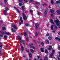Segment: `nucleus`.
Listing matches in <instances>:
<instances>
[{"mask_svg": "<svg viewBox=\"0 0 60 60\" xmlns=\"http://www.w3.org/2000/svg\"><path fill=\"white\" fill-rule=\"evenodd\" d=\"M1 33L2 34H3V35H4V34H7V35H11V34L9 32H6V31H5L4 32H3V31H1Z\"/></svg>", "mask_w": 60, "mask_h": 60, "instance_id": "obj_1", "label": "nucleus"}, {"mask_svg": "<svg viewBox=\"0 0 60 60\" xmlns=\"http://www.w3.org/2000/svg\"><path fill=\"white\" fill-rule=\"evenodd\" d=\"M54 21L56 23L55 24L57 26H59V25H60V22L58 19H57L56 20H54Z\"/></svg>", "mask_w": 60, "mask_h": 60, "instance_id": "obj_2", "label": "nucleus"}, {"mask_svg": "<svg viewBox=\"0 0 60 60\" xmlns=\"http://www.w3.org/2000/svg\"><path fill=\"white\" fill-rule=\"evenodd\" d=\"M23 20H22V18L21 16L20 17V20H19V24L21 25L22 23H23Z\"/></svg>", "mask_w": 60, "mask_h": 60, "instance_id": "obj_3", "label": "nucleus"}, {"mask_svg": "<svg viewBox=\"0 0 60 60\" xmlns=\"http://www.w3.org/2000/svg\"><path fill=\"white\" fill-rule=\"evenodd\" d=\"M47 9L46 8L45 9V10L44 11V16H45V17L46 16V15L47 14Z\"/></svg>", "mask_w": 60, "mask_h": 60, "instance_id": "obj_4", "label": "nucleus"}, {"mask_svg": "<svg viewBox=\"0 0 60 60\" xmlns=\"http://www.w3.org/2000/svg\"><path fill=\"white\" fill-rule=\"evenodd\" d=\"M52 49V53L50 54V56H53L55 54V50L53 49Z\"/></svg>", "mask_w": 60, "mask_h": 60, "instance_id": "obj_5", "label": "nucleus"}, {"mask_svg": "<svg viewBox=\"0 0 60 60\" xmlns=\"http://www.w3.org/2000/svg\"><path fill=\"white\" fill-rule=\"evenodd\" d=\"M23 17L24 19H27V18L24 14H22Z\"/></svg>", "mask_w": 60, "mask_h": 60, "instance_id": "obj_6", "label": "nucleus"}, {"mask_svg": "<svg viewBox=\"0 0 60 60\" xmlns=\"http://www.w3.org/2000/svg\"><path fill=\"white\" fill-rule=\"evenodd\" d=\"M13 28L15 29L16 30H17L18 29V28H17V27L15 25H14L13 26Z\"/></svg>", "mask_w": 60, "mask_h": 60, "instance_id": "obj_7", "label": "nucleus"}, {"mask_svg": "<svg viewBox=\"0 0 60 60\" xmlns=\"http://www.w3.org/2000/svg\"><path fill=\"white\" fill-rule=\"evenodd\" d=\"M50 21L51 22V23H52H52L53 24H55V22H53V21L52 19H50Z\"/></svg>", "mask_w": 60, "mask_h": 60, "instance_id": "obj_8", "label": "nucleus"}, {"mask_svg": "<svg viewBox=\"0 0 60 60\" xmlns=\"http://www.w3.org/2000/svg\"><path fill=\"white\" fill-rule=\"evenodd\" d=\"M7 12V11H6V10H4V11L3 13H4V15H7V13H6Z\"/></svg>", "mask_w": 60, "mask_h": 60, "instance_id": "obj_9", "label": "nucleus"}, {"mask_svg": "<svg viewBox=\"0 0 60 60\" xmlns=\"http://www.w3.org/2000/svg\"><path fill=\"white\" fill-rule=\"evenodd\" d=\"M50 12L52 13H54V11L53 9H50Z\"/></svg>", "mask_w": 60, "mask_h": 60, "instance_id": "obj_10", "label": "nucleus"}, {"mask_svg": "<svg viewBox=\"0 0 60 60\" xmlns=\"http://www.w3.org/2000/svg\"><path fill=\"white\" fill-rule=\"evenodd\" d=\"M35 25L36 26V29H37V28H38V27L37 26H38L39 25V24H35Z\"/></svg>", "mask_w": 60, "mask_h": 60, "instance_id": "obj_11", "label": "nucleus"}, {"mask_svg": "<svg viewBox=\"0 0 60 60\" xmlns=\"http://www.w3.org/2000/svg\"><path fill=\"white\" fill-rule=\"evenodd\" d=\"M44 49V48H41V52H44V51L43 50Z\"/></svg>", "mask_w": 60, "mask_h": 60, "instance_id": "obj_12", "label": "nucleus"}, {"mask_svg": "<svg viewBox=\"0 0 60 60\" xmlns=\"http://www.w3.org/2000/svg\"><path fill=\"white\" fill-rule=\"evenodd\" d=\"M29 56L30 57V58H32V54L31 53H29Z\"/></svg>", "mask_w": 60, "mask_h": 60, "instance_id": "obj_13", "label": "nucleus"}, {"mask_svg": "<svg viewBox=\"0 0 60 60\" xmlns=\"http://www.w3.org/2000/svg\"><path fill=\"white\" fill-rule=\"evenodd\" d=\"M48 56L47 55L45 56V58L44 59V60H46V59H48Z\"/></svg>", "mask_w": 60, "mask_h": 60, "instance_id": "obj_14", "label": "nucleus"}, {"mask_svg": "<svg viewBox=\"0 0 60 60\" xmlns=\"http://www.w3.org/2000/svg\"><path fill=\"white\" fill-rule=\"evenodd\" d=\"M35 4H38V5H40V3H39L38 2H36L35 3Z\"/></svg>", "mask_w": 60, "mask_h": 60, "instance_id": "obj_15", "label": "nucleus"}, {"mask_svg": "<svg viewBox=\"0 0 60 60\" xmlns=\"http://www.w3.org/2000/svg\"><path fill=\"white\" fill-rule=\"evenodd\" d=\"M2 47H3V44L2 43H0V47L2 48Z\"/></svg>", "mask_w": 60, "mask_h": 60, "instance_id": "obj_16", "label": "nucleus"}, {"mask_svg": "<svg viewBox=\"0 0 60 60\" xmlns=\"http://www.w3.org/2000/svg\"><path fill=\"white\" fill-rule=\"evenodd\" d=\"M18 40H19V41H20V40L22 39H21V38L19 36H18Z\"/></svg>", "mask_w": 60, "mask_h": 60, "instance_id": "obj_17", "label": "nucleus"}, {"mask_svg": "<svg viewBox=\"0 0 60 60\" xmlns=\"http://www.w3.org/2000/svg\"><path fill=\"white\" fill-rule=\"evenodd\" d=\"M51 49H52V47H51V46H50L49 48L48 49V50H50Z\"/></svg>", "mask_w": 60, "mask_h": 60, "instance_id": "obj_18", "label": "nucleus"}, {"mask_svg": "<svg viewBox=\"0 0 60 60\" xmlns=\"http://www.w3.org/2000/svg\"><path fill=\"white\" fill-rule=\"evenodd\" d=\"M2 30L3 31H5L6 30V28L5 27H2Z\"/></svg>", "mask_w": 60, "mask_h": 60, "instance_id": "obj_19", "label": "nucleus"}, {"mask_svg": "<svg viewBox=\"0 0 60 60\" xmlns=\"http://www.w3.org/2000/svg\"><path fill=\"white\" fill-rule=\"evenodd\" d=\"M51 28L52 30H54V29H53V25H51Z\"/></svg>", "mask_w": 60, "mask_h": 60, "instance_id": "obj_20", "label": "nucleus"}, {"mask_svg": "<svg viewBox=\"0 0 60 60\" xmlns=\"http://www.w3.org/2000/svg\"><path fill=\"white\" fill-rule=\"evenodd\" d=\"M56 3L57 4H60V2L58 1H56Z\"/></svg>", "mask_w": 60, "mask_h": 60, "instance_id": "obj_21", "label": "nucleus"}, {"mask_svg": "<svg viewBox=\"0 0 60 60\" xmlns=\"http://www.w3.org/2000/svg\"><path fill=\"white\" fill-rule=\"evenodd\" d=\"M30 50L31 52H32V53H34V50L31 49Z\"/></svg>", "mask_w": 60, "mask_h": 60, "instance_id": "obj_22", "label": "nucleus"}, {"mask_svg": "<svg viewBox=\"0 0 60 60\" xmlns=\"http://www.w3.org/2000/svg\"><path fill=\"white\" fill-rule=\"evenodd\" d=\"M24 35L25 36H26V35H27V34H26V32H24Z\"/></svg>", "mask_w": 60, "mask_h": 60, "instance_id": "obj_23", "label": "nucleus"}, {"mask_svg": "<svg viewBox=\"0 0 60 60\" xmlns=\"http://www.w3.org/2000/svg\"><path fill=\"white\" fill-rule=\"evenodd\" d=\"M11 30L12 31V32H15V30H13V28H12L11 29Z\"/></svg>", "mask_w": 60, "mask_h": 60, "instance_id": "obj_24", "label": "nucleus"}, {"mask_svg": "<svg viewBox=\"0 0 60 60\" xmlns=\"http://www.w3.org/2000/svg\"><path fill=\"white\" fill-rule=\"evenodd\" d=\"M48 38L49 40H52V38L51 37H49Z\"/></svg>", "mask_w": 60, "mask_h": 60, "instance_id": "obj_25", "label": "nucleus"}, {"mask_svg": "<svg viewBox=\"0 0 60 60\" xmlns=\"http://www.w3.org/2000/svg\"><path fill=\"white\" fill-rule=\"evenodd\" d=\"M51 3L52 4H54V0H51Z\"/></svg>", "mask_w": 60, "mask_h": 60, "instance_id": "obj_26", "label": "nucleus"}, {"mask_svg": "<svg viewBox=\"0 0 60 60\" xmlns=\"http://www.w3.org/2000/svg\"><path fill=\"white\" fill-rule=\"evenodd\" d=\"M22 42H23V43L24 42H25V41L23 40H21V41H20V43H22Z\"/></svg>", "mask_w": 60, "mask_h": 60, "instance_id": "obj_27", "label": "nucleus"}, {"mask_svg": "<svg viewBox=\"0 0 60 60\" xmlns=\"http://www.w3.org/2000/svg\"><path fill=\"white\" fill-rule=\"evenodd\" d=\"M55 39L56 40H59V38H58L56 37V38H55Z\"/></svg>", "mask_w": 60, "mask_h": 60, "instance_id": "obj_28", "label": "nucleus"}, {"mask_svg": "<svg viewBox=\"0 0 60 60\" xmlns=\"http://www.w3.org/2000/svg\"><path fill=\"white\" fill-rule=\"evenodd\" d=\"M28 37H27L26 38V41H29V39H28Z\"/></svg>", "mask_w": 60, "mask_h": 60, "instance_id": "obj_29", "label": "nucleus"}, {"mask_svg": "<svg viewBox=\"0 0 60 60\" xmlns=\"http://www.w3.org/2000/svg\"><path fill=\"white\" fill-rule=\"evenodd\" d=\"M38 34V32H36L35 34V36H36H36H37Z\"/></svg>", "mask_w": 60, "mask_h": 60, "instance_id": "obj_30", "label": "nucleus"}, {"mask_svg": "<svg viewBox=\"0 0 60 60\" xmlns=\"http://www.w3.org/2000/svg\"><path fill=\"white\" fill-rule=\"evenodd\" d=\"M41 45L42 46H44V44L43 42H42L41 43Z\"/></svg>", "mask_w": 60, "mask_h": 60, "instance_id": "obj_31", "label": "nucleus"}, {"mask_svg": "<svg viewBox=\"0 0 60 60\" xmlns=\"http://www.w3.org/2000/svg\"><path fill=\"white\" fill-rule=\"evenodd\" d=\"M4 37L5 38H7V36L6 35H4Z\"/></svg>", "mask_w": 60, "mask_h": 60, "instance_id": "obj_32", "label": "nucleus"}, {"mask_svg": "<svg viewBox=\"0 0 60 60\" xmlns=\"http://www.w3.org/2000/svg\"><path fill=\"white\" fill-rule=\"evenodd\" d=\"M29 47L30 48H32V45H29Z\"/></svg>", "mask_w": 60, "mask_h": 60, "instance_id": "obj_33", "label": "nucleus"}, {"mask_svg": "<svg viewBox=\"0 0 60 60\" xmlns=\"http://www.w3.org/2000/svg\"><path fill=\"white\" fill-rule=\"evenodd\" d=\"M30 12L31 14H32V13H33V10H30Z\"/></svg>", "mask_w": 60, "mask_h": 60, "instance_id": "obj_34", "label": "nucleus"}, {"mask_svg": "<svg viewBox=\"0 0 60 60\" xmlns=\"http://www.w3.org/2000/svg\"><path fill=\"white\" fill-rule=\"evenodd\" d=\"M21 49L22 51H23L24 49V47H22L21 48Z\"/></svg>", "mask_w": 60, "mask_h": 60, "instance_id": "obj_35", "label": "nucleus"}, {"mask_svg": "<svg viewBox=\"0 0 60 60\" xmlns=\"http://www.w3.org/2000/svg\"><path fill=\"white\" fill-rule=\"evenodd\" d=\"M22 4L21 3H19V5L20 6H21L22 5Z\"/></svg>", "mask_w": 60, "mask_h": 60, "instance_id": "obj_36", "label": "nucleus"}, {"mask_svg": "<svg viewBox=\"0 0 60 60\" xmlns=\"http://www.w3.org/2000/svg\"><path fill=\"white\" fill-rule=\"evenodd\" d=\"M41 14V13L40 12H38V15H40V14Z\"/></svg>", "mask_w": 60, "mask_h": 60, "instance_id": "obj_37", "label": "nucleus"}, {"mask_svg": "<svg viewBox=\"0 0 60 60\" xmlns=\"http://www.w3.org/2000/svg\"><path fill=\"white\" fill-rule=\"evenodd\" d=\"M25 49L28 52H29V50H28L26 48Z\"/></svg>", "mask_w": 60, "mask_h": 60, "instance_id": "obj_38", "label": "nucleus"}, {"mask_svg": "<svg viewBox=\"0 0 60 60\" xmlns=\"http://www.w3.org/2000/svg\"><path fill=\"white\" fill-rule=\"evenodd\" d=\"M45 52L46 53H48V50L46 49H45Z\"/></svg>", "mask_w": 60, "mask_h": 60, "instance_id": "obj_39", "label": "nucleus"}, {"mask_svg": "<svg viewBox=\"0 0 60 60\" xmlns=\"http://www.w3.org/2000/svg\"><path fill=\"white\" fill-rule=\"evenodd\" d=\"M25 25L26 26H28L29 24L28 23H26Z\"/></svg>", "mask_w": 60, "mask_h": 60, "instance_id": "obj_40", "label": "nucleus"}, {"mask_svg": "<svg viewBox=\"0 0 60 60\" xmlns=\"http://www.w3.org/2000/svg\"><path fill=\"white\" fill-rule=\"evenodd\" d=\"M22 10H24L25 9V8H24V7L23 6H22Z\"/></svg>", "mask_w": 60, "mask_h": 60, "instance_id": "obj_41", "label": "nucleus"}, {"mask_svg": "<svg viewBox=\"0 0 60 60\" xmlns=\"http://www.w3.org/2000/svg\"><path fill=\"white\" fill-rule=\"evenodd\" d=\"M46 41H47V42L48 43H49V40H47Z\"/></svg>", "mask_w": 60, "mask_h": 60, "instance_id": "obj_42", "label": "nucleus"}, {"mask_svg": "<svg viewBox=\"0 0 60 60\" xmlns=\"http://www.w3.org/2000/svg\"><path fill=\"white\" fill-rule=\"evenodd\" d=\"M6 10L7 11L9 10V9H8V8L6 7Z\"/></svg>", "mask_w": 60, "mask_h": 60, "instance_id": "obj_43", "label": "nucleus"}, {"mask_svg": "<svg viewBox=\"0 0 60 60\" xmlns=\"http://www.w3.org/2000/svg\"><path fill=\"white\" fill-rule=\"evenodd\" d=\"M58 49H60V45H59L58 47Z\"/></svg>", "mask_w": 60, "mask_h": 60, "instance_id": "obj_44", "label": "nucleus"}, {"mask_svg": "<svg viewBox=\"0 0 60 60\" xmlns=\"http://www.w3.org/2000/svg\"><path fill=\"white\" fill-rule=\"evenodd\" d=\"M46 35L47 36H49V33H47L46 34Z\"/></svg>", "mask_w": 60, "mask_h": 60, "instance_id": "obj_45", "label": "nucleus"}, {"mask_svg": "<svg viewBox=\"0 0 60 60\" xmlns=\"http://www.w3.org/2000/svg\"><path fill=\"white\" fill-rule=\"evenodd\" d=\"M45 5H46V6H47V5L46 4H42V5L43 6H44Z\"/></svg>", "mask_w": 60, "mask_h": 60, "instance_id": "obj_46", "label": "nucleus"}, {"mask_svg": "<svg viewBox=\"0 0 60 60\" xmlns=\"http://www.w3.org/2000/svg\"><path fill=\"white\" fill-rule=\"evenodd\" d=\"M55 29H57V26H55Z\"/></svg>", "mask_w": 60, "mask_h": 60, "instance_id": "obj_47", "label": "nucleus"}, {"mask_svg": "<svg viewBox=\"0 0 60 60\" xmlns=\"http://www.w3.org/2000/svg\"><path fill=\"white\" fill-rule=\"evenodd\" d=\"M37 57H38V58L39 60V59H40L39 58H40V57H39V56H37Z\"/></svg>", "mask_w": 60, "mask_h": 60, "instance_id": "obj_48", "label": "nucleus"}, {"mask_svg": "<svg viewBox=\"0 0 60 60\" xmlns=\"http://www.w3.org/2000/svg\"><path fill=\"white\" fill-rule=\"evenodd\" d=\"M22 1V0H19V3H21Z\"/></svg>", "mask_w": 60, "mask_h": 60, "instance_id": "obj_49", "label": "nucleus"}, {"mask_svg": "<svg viewBox=\"0 0 60 60\" xmlns=\"http://www.w3.org/2000/svg\"><path fill=\"white\" fill-rule=\"evenodd\" d=\"M4 2H5V4H6V2H7V0H4Z\"/></svg>", "mask_w": 60, "mask_h": 60, "instance_id": "obj_50", "label": "nucleus"}, {"mask_svg": "<svg viewBox=\"0 0 60 60\" xmlns=\"http://www.w3.org/2000/svg\"><path fill=\"white\" fill-rule=\"evenodd\" d=\"M52 56H51H51H49V58H52Z\"/></svg>", "mask_w": 60, "mask_h": 60, "instance_id": "obj_51", "label": "nucleus"}, {"mask_svg": "<svg viewBox=\"0 0 60 60\" xmlns=\"http://www.w3.org/2000/svg\"><path fill=\"white\" fill-rule=\"evenodd\" d=\"M32 48H33V49H35V47L34 46H32Z\"/></svg>", "mask_w": 60, "mask_h": 60, "instance_id": "obj_52", "label": "nucleus"}, {"mask_svg": "<svg viewBox=\"0 0 60 60\" xmlns=\"http://www.w3.org/2000/svg\"><path fill=\"white\" fill-rule=\"evenodd\" d=\"M17 11H18V13H19L20 12H19V10H18V9H17Z\"/></svg>", "mask_w": 60, "mask_h": 60, "instance_id": "obj_53", "label": "nucleus"}, {"mask_svg": "<svg viewBox=\"0 0 60 60\" xmlns=\"http://www.w3.org/2000/svg\"><path fill=\"white\" fill-rule=\"evenodd\" d=\"M34 60H37V59L35 58H34Z\"/></svg>", "mask_w": 60, "mask_h": 60, "instance_id": "obj_54", "label": "nucleus"}, {"mask_svg": "<svg viewBox=\"0 0 60 60\" xmlns=\"http://www.w3.org/2000/svg\"><path fill=\"white\" fill-rule=\"evenodd\" d=\"M58 58L59 60H60V58L59 57H58Z\"/></svg>", "mask_w": 60, "mask_h": 60, "instance_id": "obj_55", "label": "nucleus"}, {"mask_svg": "<svg viewBox=\"0 0 60 60\" xmlns=\"http://www.w3.org/2000/svg\"><path fill=\"white\" fill-rule=\"evenodd\" d=\"M14 8H15V9H16V10H17V9H17V8L15 7H14Z\"/></svg>", "mask_w": 60, "mask_h": 60, "instance_id": "obj_56", "label": "nucleus"}, {"mask_svg": "<svg viewBox=\"0 0 60 60\" xmlns=\"http://www.w3.org/2000/svg\"><path fill=\"white\" fill-rule=\"evenodd\" d=\"M0 22L1 23H3V21H0Z\"/></svg>", "mask_w": 60, "mask_h": 60, "instance_id": "obj_57", "label": "nucleus"}, {"mask_svg": "<svg viewBox=\"0 0 60 60\" xmlns=\"http://www.w3.org/2000/svg\"><path fill=\"white\" fill-rule=\"evenodd\" d=\"M41 32H42V30H42V28H41Z\"/></svg>", "mask_w": 60, "mask_h": 60, "instance_id": "obj_58", "label": "nucleus"}, {"mask_svg": "<svg viewBox=\"0 0 60 60\" xmlns=\"http://www.w3.org/2000/svg\"><path fill=\"white\" fill-rule=\"evenodd\" d=\"M51 15L52 17H53V15L52 14H51Z\"/></svg>", "mask_w": 60, "mask_h": 60, "instance_id": "obj_59", "label": "nucleus"}, {"mask_svg": "<svg viewBox=\"0 0 60 60\" xmlns=\"http://www.w3.org/2000/svg\"><path fill=\"white\" fill-rule=\"evenodd\" d=\"M24 1H25V2H27V0H24Z\"/></svg>", "mask_w": 60, "mask_h": 60, "instance_id": "obj_60", "label": "nucleus"}, {"mask_svg": "<svg viewBox=\"0 0 60 60\" xmlns=\"http://www.w3.org/2000/svg\"><path fill=\"white\" fill-rule=\"evenodd\" d=\"M55 32V30H53L52 31V33H54V32Z\"/></svg>", "mask_w": 60, "mask_h": 60, "instance_id": "obj_61", "label": "nucleus"}, {"mask_svg": "<svg viewBox=\"0 0 60 60\" xmlns=\"http://www.w3.org/2000/svg\"><path fill=\"white\" fill-rule=\"evenodd\" d=\"M0 36L1 37H3V35H0Z\"/></svg>", "mask_w": 60, "mask_h": 60, "instance_id": "obj_62", "label": "nucleus"}, {"mask_svg": "<svg viewBox=\"0 0 60 60\" xmlns=\"http://www.w3.org/2000/svg\"><path fill=\"white\" fill-rule=\"evenodd\" d=\"M49 8H51V7H50V6H49Z\"/></svg>", "mask_w": 60, "mask_h": 60, "instance_id": "obj_63", "label": "nucleus"}, {"mask_svg": "<svg viewBox=\"0 0 60 60\" xmlns=\"http://www.w3.org/2000/svg\"><path fill=\"white\" fill-rule=\"evenodd\" d=\"M58 34H59V35H60V32H59V33Z\"/></svg>", "mask_w": 60, "mask_h": 60, "instance_id": "obj_64", "label": "nucleus"}]
</instances>
